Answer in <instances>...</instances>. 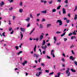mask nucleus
<instances>
[{
  "instance_id": "4",
  "label": "nucleus",
  "mask_w": 77,
  "mask_h": 77,
  "mask_svg": "<svg viewBox=\"0 0 77 77\" xmlns=\"http://www.w3.org/2000/svg\"><path fill=\"white\" fill-rule=\"evenodd\" d=\"M54 50H52L51 51V55H52L53 57H55V55H54Z\"/></svg>"
},
{
  "instance_id": "48",
  "label": "nucleus",
  "mask_w": 77,
  "mask_h": 77,
  "mask_svg": "<svg viewBox=\"0 0 77 77\" xmlns=\"http://www.w3.org/2000/svg\"><path fill=\"white\" fill-rule=\"evenodd\" d=\"M47 47V46L46 45H45L44 46V48H45V50H46V48Z\"/></svg>"
},
{
  "instance_id": "27",
  "label": "nucleus",
  "mask_w": 77,
  "mask_h": 77,
  "mask_svg": "<svg viewBox=\"0 0 77 77\" xmlns=\"http://www.w3.org/2000/svg\"><path fill=\"white\" fill-rule=\"evenodd\" d=\"M60 7H61V6L60 5L58 7H57V10H59V9H60Z\"/></svg>"
},
{
  "instance_id": "41",
  "label": "nucleus",
  "mask_w": 77,
  "mask_h": 77,
  "mask_svg": "<svg viewBox=\"0 0 77 77\" xmlns=\"http://www.w3.org/2000/svg\"><path fill=\"white\" fill-rule=\"evenodd\" d=\"M53 2V1H51V2H48V3L49 4H52V3Z\"/></svg>"
},
{
  "instance_id": "61",
  "label": "nucleus",
  "mask_w": 77,
  "mask_h": 77,
  "mask_svg": "<svg viewBox=\"0 0 77 77\" xmlns=\"http://www.w3.org/2000/svg\"><path fill=\"white\" fill-rule=\"evenodd\" d=\"M66 22L67 23H69V20H66Z\"/></svg>"
},
{
  "instance_id": "22",
  "label": "nucleus",
  "mask_w": 77,
  "mask_h": 77,
  "mask_svg": "<svg viewBox=\"0 0 77 77\" xmlns=\"http://www.w3.org/2000/svg\"><path fill=\"white\" fill-rule=\"evenodd\" d=\"M71 71L73 72H75V70L72 69H71Z\"/></svg>"
},
{
  "instance_id": "37",
  "label": "nucleus",
  "mask_w": 77,
  "mask_h": 77,
  "mask_svg": "<svg viewBox=\"0 0 77 77\" xmlns=\"http://www.w3.org/2000/svg\"><path fill=\"white\" fill-rule=\"evenodd\" d=\"M68 0H66L64 2V3H66V4H68Z\"/></svg>"
},
{
  "instance_id": "49",
  "label": "nucleus",
  "mask_w": 77,
  "mask_h": 77,
  "mask_svg": "<svg viewBox=\"0 0 77 77\" xmlns=\"http://www.w3.org/2000/svg\"><path fill=\"white\" fill-rule=\"evenodd\" d=\"M45 72H47L48 73V72H49V70H45Z\"/></svg>"
},
{
  "instance_id": "42",
  "label": "nucleus",
  "mask_w": 77,
  "mask_h": 77,
  "mask_svg": "<svg viewBox=\"0 0 77 77\" xmlns=\"http://www.w3.org/2000/svg\"><path fill=\"white\" fill-rule=\"evenodd\" d=\"M42 22H44V21H45V19H44V18H43L42 19Z\"/></svg>"
},
{
  "instance_id": "35",
  "label": "nucleus",
  "mask_w": 77,
  "mask_h": 77,
  "mask_svg": "<svg viewBox=\"0 0 77 77\" xmlns=\"http://www.w3.org/2000/svg\"><path fill=\"white\" fill-rule=\"evenodd\" d=\"M36 76H37V77H39L40 75H39V73H36Z\"/></svg>"
},
{
  "instance_id": "33",
  "label": "nucleus",
  "mask_w": 77,
  "mask_h": 77,
  "mask_svg": "<svg viewBox=\"0 0 77 77\" xmlns=\"http://www.w3.org/2000/svg\"><path fill=\"white\" fill-rule=\"evenodd\" d=\"M61 60L63 62H65V59L63 58H62L61 59Z\"/></svg>"
},
{
  "instance_id": "62",
  "label": "nucleus",
  "mask_w": 77,
  "mask_h": 77,
  "mask_svg": "<svg viewBox=\"0 0 77 77\" xmlns=\"http://www.w3.org/2000/svg\"><path fill=\"white\" fill-rule=\"evenodd\" d=\"M53 67H54V69H56V66L54 65L53 66Z\"/></svg>"
},
{
  "instance_id": "36",
  "label": "nucleus",
  "mask_w": 77,
  "mask_h": 77,
  "mask_svg": "<svg viewBox=\"0 0 77 77\" xmlns=\"http://www.w3.org/2000/svg\"><path fill=\"white\" fill-rule=\"evenodd\" d=\"M72 34H73L72 33H70L69 34H68V36H71Z\"/></svg>"
},
{
  "instance_id": "8",
  "label": "nucleus",
  "mask_w": 77,
  "mask_h": 77,
  "mask_svg": "<svg viewBox=\"0 0 77 77\" xmlns=\"http://www.w3.org/2000/svg\"><path fill=\"white\" fill-rule=\"evenodd\" d=\"M20 29L21 31L22 32H25V28H20Z\"/></svg>"
},
{
  "instance_id": "26",
  "label": "nucleus",
  "mask_w": 77,
  "mask_h": 77,
  "mask_svg": "<svg viewBox=\"0 0 77 77\" xmlns=\"http://www.w3.org/2000/svg\"><path fill=\"white\" fill-rule=\"evenodd\" d=\"M30 17L31 18H33V16L32 15V14H30Z\"/></svg>"
},
{
  "instance_id": "40",
  "label": "nucleus",
  "mask_w": 77,
  "mask_h": 77,
  "mask_svg": "<svg viewBox=\"0 0 77 77\" xmlns=\"http://www.w3.org/2000/svg\"><path fill=\"white\" fill-rule=\"evenodd\" d=\"M57 74H58V77H60V72H59Z\"/></svg>"
},
{
  "instance_id": "19",
  "label": "nucleus",
  "mask_w": 77,
  "mask_h": 77,
  "mask_svg": "<svg viewBox=\"0 0 77 77\" xmlns=\"http://www.w3.org/2000/svg\"><path fill=\"white\" fill-rule=\"evenodd\" d=\"M19 6H21V7L23 6V2H20V3Z\"/></svg>"
},
{
  "instance_id": "32",
  "label": "nucleus",
  "mask_w": 77,
  "mask_h": 77,
  "mask_svg": "<svg viewBox=\"0 0 77 77\" xmlns=\"http://www.w3.org/2000/svg\"><path fill=\"white\" fill-rule=\"evenodd\" d=\"M74 63L76 65V66H77V62L75 61H74Z\"/></svg>"
},
{
  "instance_id": "18",
  "label": "nucleus",
  "mask_w": 77,
  "mask_h": 77,
  "mask_svg": "<svg viewBox=\"0 0 77 77\" xmlns=\"http://www.w3.org/2000/svg\"><path fill=\"white\" fill-rule=\"evenodd\" d=\"M19 12H20V13H22L23 12V10L21 8H20L19 9Z\"/></svg>"
},
{
  "instance_id": "38",
  "label": "nucleus",
  "mask_w": 77,
  "mask_h": 77,
  "mask_svg": "<svg viewBox=\"0 0 77 77\" xmlns=\"http://www.w3.org/2000/svg\"><path fill=\"white\" fill-rule=\"evenodd\" d=\"M62 0H57V2L58 3H60Z\"/></svg>"
},
{
  "instance_id": "63",
  "label": "nucleus",
  "mask_w": 77,
  "mask_h": 77,
  "mask_svg": "<svg viewBox=\"0 0 77 77\" xmlns=\"http://www.w3.org/2000/svg\"><path fill=\"white\" fill-rule=\"evenodd\" d=\"M47 57L48 59H50L51 58V57L48 56V55H47Z\"/></svg>"
},
{
  "instance_id": "56",
  "label": "nucleus",
  "mask_w": 77,
  "mask_h": 77,
  "mask_svg": "<svg viewBox=\"0 0 77 77\" xmlns=\"http://www.w3.org/2000/svg\"><path fill=\"white\" fill-rule=\"evenodd\" d=\"M14 31L12 30V31L10 32V34H13L14 33Z\"/></svg>"
},
{
  "instance_id": "3",
  "label": "nucleus",
  "mask_w": 77,
  "mask_h": 77,
  "mask_svg": "<svg viewBox=\"0 0 77 77\" xmlns=\"http://www.w3.org/2000/svg\"><path fill=\"white\" fill-rule=\"evenodd\" d=\"M43 38H44V36L43 35H41L39 37V41H42Z\"/></svg>"
},
{
  "instance_id": "43",
  "label": "nucleus",
  "mask_w": 77,
  "mask_h": 77,
  "mask_svg": "<svg viewBox=\"0 0 77 77\" xmlns=\"http://www.w3.org/2000/svg\"><path fill=\"white\" fill-rule=\"evenodd\" d=\"M67 16H68L69 17H71V14L70 13L68 14H67Z\"/></svg>"
},
{
  "instance_id": "5",
  "label": "nucleus",
  "mask_w": 77,
  "mask_h": 77,
  "mask_svg": "<svg viewBox=\"0 0 77 77\" xmlns=\"http://www.w3.org/2000/svg\"><path fill=\"white\" fill-rule=\"evenodd\" d=\"M69 59L71 60H74V59H75V58L73 57L72 56H70L69 57Z\"/></svg>"
},
{
  "instance_id": "53",
  "label": "nucleus",
  "mask_w": 77,
  "mask_h": 77,
  "mask_svg": "<svg viewBox=\"0 0 77 77\" xmlns=\"http://www.w3.org/2000/svg\"><path fill=\"white\" fill-rule=\"evenodd\" d=\"M77 6H76L75 7V9L74 10V11H76L77 10Z\"/></svg>"
},
{
  "instance_id": "14",
  "label": "nucleus",
  "mask_w": 77,
  "mask_h": 77,
  "mask_svg": "<svg viewBox=\"0 0 77 77\" xmlns=\"http://www.w3.org/2000/svg\"><path fill=\"white\" fill-rule=\"evenodd\" d=\"M20 36H21V39H22L23 37V33H22V32H20Z\"/></svg>"
},
{
  "instance_id": "6",
  "label": "nucleus",
  "mask_w": 77,
  "mask_h": 77,
  "mask_svg": "<svg viewBox=\"0 0 77 77\" xmlns=\"http://www.w3.org/2000/svg\"><path fill=\"white\" fill-rule=\"evenodd\" d=\"M25 20L27 22H29V21L30 20V18L29 17H28L25 19Z\"/></svg>"
},
{
  "instance_id": "52",
  "label": "nucleus",
  "mask_w": 77,
  "mask_h": 77,
  "mask_svg": "<svg viewBox=\"0 0 77 77\" xmlns=\"http://www.w3.org/2000/svg\"><path fill=\"white\" fill-rule=\"evenodd\" d=\"M30 23H29L27 26V27H30Z\"/></svg>"
},
{
  "instance_id": "16",
  "label": "nucleus",
  "mask_w": 77,
  "mask_h": 77,
  "mask_svg": "<svg viewBox=\"0 0 77 77\" xmlns=\"http://www.w3.org/2000/svg\"><path fill=\"white\" fill-rule=\"evenodd\" d=\"M41 13H43V14H46L47 13V10H45V11H42Z\"/></svg>"
},
{
  "instance_id": "58",
  "label": "nucleus",
  "mask_w": 77,
  "mask_h": 77,
  "mask_svg": "<svg viewBox=\"0 0 77 77\" xmlns=\"http://www.w3.org/2000/svg\"><path fill=\"white\" fill-rule=\"evenodd\" d=\"M47 45L48 47H50V43L48 44Z\"/></svg>"
},
{
  "instance_id": "29",
  "label": "nucleus",
  "mask_w": 77,
  "mask_h": 77,
  "mask_svg": "<svg viewBox=\"0 0 77 77\" xmlns=\"http://www.w3.org/2000/svg\"><path fill=\"white\" fill-rule=\"evenodd\" d=\"M54 41H57V38H56V36L54 37Z\"/></svg>"
},
{
  "instance_id": "31",
  "label": "nucleus",
  "mask_w": 77,
  "mask_h": 77,
  "mask_svg": "<svg viewBox=\"0 0 77 77\" xmlns=\"http://www.w3.org/2000/svg\"><path fill=\"white\" fill-rule=\"evenodd\" d=\"M23 53V51H20L19 52V53L17 54V55H19V54H20V53Z\"/></svg>"
},
{
  "instance_id": "51",
  "label": "nucleus",
  "mask_w": 77,
  "mask_h": 77,
  "mask_svg": "<svg viewBox=\"0 0 77 77\" xmlns=\"http://www.w3.org/2000/svg\"><path fill=\"white\" fill-rule=\"evenodd\" d=\"M42 73V72H38V74L40 76V75H41V74Z\"/></svg>"
},
{
  "instance_id": "55",
  "label": "nucleus",
  "mask_w": 77,
  "mask_h": 77,
  "mask_svg": "<svg viewBox=\"0 0 77 77\" xmlns=\"http://www.w3.org/2000/svg\"><path fill=\"white\" fill-rule=\"evenodd\" d=\"M41 65L42 66H45V65H44V63H41Z\"/></svg>"
},
{
  "instance_id": "11",
  "label": "nucleus",
  "mask_w": 77,
  "mask_h": 77,
  "mask_svg": "<svg viewBox=\"0 0 77 77\" xmlns=\"http://www.w3.org/2000/svg\"><path fill=\"white\" fill-rule=\"evenodd\" d=\"M43 26L41 24H40L39 25V28L40 29H42L43 28Z\"/></svg>"
},
{
  "instance_id": "24",
  "label": "nucleus",
  "mask_w": 77,
  "mask_h": 77,
  "mask_svg": "<svg viewBox=\"0 0 77 77\" xmlns=\"http://www.w3.org/2000/svg\"><path fill=\"white\" fill-rule=\"evenodd\" d=\"M51 24H48L47 25V28L49 27H50V26H51Z\"/></svg>"
},
{
  "instance_id": "64",
  "label": "nucleus",
  "mask_w": 77,
  "mask_h": 77,
  "mask_svg": "<svg viewBox=\"0 0 77 77\" xmlns=\"http://www.w3.org/2000/svg\"><path fill=\"white\" fill-rule=\"evenodd\" d=\"M12 54H13V55H15V52H14V51H13L12 52Z\"/></svg>"
},
{
  "instance_id": "7",
  "label": "nucleus",
  "mask_w": 77,
  "mask_h": 77,
  "mask_svg": "<svg viewBox=\"0 0 77 77\" xmlns=\"http://www.w3.org/2000/svg\"><path fill=\"white\" fill-rule=\"evenodd\" d=\"M5 4V2L3 1H2L0 3V5H1V6L2 7L3 5Z\"/></svg>"
},
{
  "instance_id": "59",
  "label": "nucleus",
  "mask_w": 77,
  "mask_h": 77,
  "mask_svg": "<svg viewBox=\"0 0 77 77\" xmlns=\"http://www.w3.org/2000/svg\"><path fill=\"white\" fill-rule=\"evenodd\" d=\"M62 55L63 56H64V57H66V56H65V54L63 53L62 54Z\"/></svg>"
},
{
  "instance_id": "44",
  "label": "nucleus",
  "mask_w": 77,
  "mask_h": 77,
  "mask_svg": "<svg viewBox=\"0 0 77 77\" xmlns=\"http://www.w3.org/2000/svg\"><path fill=\"white\" fill-rule=\"evenodd\" d=\"M37 70L38 71H41V68L40 67L39 68H38L37 69Z\"/></svg>"
},
{
  "instance_id": "39",
  "label": "nucleus",
  "mask_w": 77,
  "mask_h": 77,
  "mask_svg": "<svg viewBox=\"0 0 77 77\" xmlns=\"http://www.w3.org/2000/svg\"><path fill=\"white\" fill-rule=\"evenodd\" d=\"M73 47H74V45H72L70 47V48H73Z\"/></svg>"
},
{
  "instance_id": "50",
  "label": "nucleus",
  "mask_w": 77,
  "mask_h": 77,
  "mask_svg": "<svg viewBox=\"0 0 77 77\" xmlns=\"http://www.w3.org/2000/svg\"><path fill=\"white\" fill-rule=\"evenodd\" d=\"M61 32L59 31H57L56 32V33L58 34V33H61Z\"/></svg>"
},
{
  "instance_id": "45",
  "label": "nucleus",
  "mask_w": 77,
  "mask_h": 77,
  "mask_svg": "<svg viewBox=\"0 0 77 77\" xmlns=\"http://www.w3.org/2000/svg\"><path fill=\"white\" fill-rule=\"evenodd\" d=\"M36 40L37 41H38V40H39V37H37L36 39Z\"/></svg>"
},
{
  "instance_id": "21",
  "label": "nucleus",
  "mask_w": 77,
  "mask_h": 77,
  "mask_svg": "<svg viewBox=\"0 0 77 77\" xmlns=\"http://www.w3.org/2000/svg\"><path fill=\"white\" fill-rule=\"evenodd\" d=\"M15 48L17 50H18L19 49V47H18V46H15Z\"/></svg>"
},
{
  "instance_id": "46",
  "label": "nucleus",
  "mask_w": 77,
  "mask_h": 77,
  "mask_svg": "<svg viewBox=\"0 0 77 77\" xmlns=\"http://www.w3.org/2000/svg\"><path fill=\"white\" fill-rule=\"evenodd\" d=\"M53 74H54V72H51L50 74L49 75H53Z\"/></svg>"
},
{
  "instance_id": "20",
  "label": "nucleus",
  "mask_w": 77,
  "mask_h": 77,
  "mask_svg": "<svg viewBox=\"0 0 77 77\" xmlns=\"http://www.w3.org/2000/svg\"><path fill=\"white\" fill-rule=\"evenodd\" d=\"M77 19V15L75 14V17L74 18V20H76V19Z\"/></svg>"
},
{
  "instance_id": "25",
  "label": "nucleus",
  "mask_w": 77,
  "mask_h": 77,
  "mask_svg": "<svg viewBox=\"0 0 77 77\" xmlns=\"http://www.w3.org/2000/svg\"><path fill=\"white\" fill-rule=\"evenodd\" d=\"M10 3H13L14 2V0H8Z\"/></svg>"
},
{
  "instance_id": "54",
  "label": "nucleus",
  "mask_w": 77,
  "mask_h": 77,
  "mask_svg": "<svg viewBox=\"0 0 77 77\" xmlns=\"http://www.w3.org/2000/svg\"><path fill=\"white\" fill-rule=\"evenodd\" d=\"M64 41H67V38H64Z\"/></svg>"
},
{
  "instance_id": "47",
  "label": "nucleus",
  "mask_w": 77,
  "mask_h": 77,
  "mask_svg": "<svg viewBox=\"0 0 77 77\" xmlns=\"http://www.w3.org/2000/svg\"><path fill=\"white\" fill-rule=\"evenodd\" d=\"M71 51L72 54H75V53H74V51L73 50H72Z\"/></svg>"
},
{
  "instance_id": "23",
  "label": "nucleus",
  "mask_w": 77,
  "mask_h": 77,
  "mask_svg": "<svg viewBox=\"0 0 77 77\" xmlns=\"http://www.w3.org/2000/svg\"><path fill=\"white\" fill-rule=\"evenodd\" d=\"M56 11V10L55 9H54L52 10V12H55Z\"/></svg>"
},
{
  "instance_id": "1",
  "label": "nucleus",
  "mask_w": 77,
  "mask_h": 77,
  "mask_svg": "<svg viewBox=\"0 0 77 77\" xmlns=\"http://www.w3.org/2000/svg\"><path fill=\"white\" fill-rule=\"evenodd\" d=\"M59 23V26H60L62 25V21L60 20H58L57 21L56 23Z\"/></svg>"
},
{
  "instance_id": "10",
  "label": "nucleus",
  "mask_w": 77,
  "mask_h": 77,
  "mask_svg": "<svg viewBox=\"0 0 77 77\" xmlns=\"http://www.w3.org/2000/svg\"><path fill=\"white\" fill-rule=\"evenodd\" d=\"M39 55L38 54H34V57H39Z\"/></svg>"
},
{
  "instance_id": "60",
  "label": "nucleus",
  "mask_w": 77,
  "mask_h": 77,
  "mask_svg": "<svg viewBox=\"0 0 77 77\" xmlns=\"http://www.w3.org/2000/svg\"><path fill=\"white\" fill-rule=\"evenodd\" d=\"M40 13H38L37 14V17H39V15H40Z\"/></svg>"
},
{
  "instance_id": "13",
  "label": "nucleus",
  "mask_w": 77,
  "mask_h": 77,
  "mask_svg": "<svg viewBox=\"0 0 77 77\" xmlns=\"http://www.w3.org/2000/svg\"><path fill=\"white\" fill-rule=\"evenodd\" d=\"M45 40H43V42L42 43V45H45Z\"/></svg>"
},
{
  "instance_id": "2",
  "label": "nucleus",
  "mask_w": 77,
  "mask_h": 77,
  "mask_svg": "<svg viewBox=\"0 0 77 77\" xmlns=\"http://www.w3.org/2000/svg\"><path fill=\"white\" fill-rule=\"evenodd\" d=\"M69 68H67V70L66 71V74H68L67 75L68 77H69V76L70 75V73L69 72Z\"/></svg>"
},
{
  "instance_id": "34",
  "label": "nucleus",
  "mask_w": 77,
  "mask_h": 77,
  "mask_svg": "<svg viewBox=\"0 0 77 77\" xmlns=\"http://www.w3.org/2000/svg\"><path fill=\"white\" fill-rule=\"evenodd\" d=\"M9 31H10V32H11V30H12V28L11 27H10L9 28Z\"/></svg>"
},
{
  "instance_id": "30",
  "label": "nucleus",
  "mask_w": 77,
  "mask_h": 77,
  "mask_svg": "<svg viewBox=\"0 0 77 77\" xmlns=\"http://www.w3.org/2000/svg\"><path fill=\"white\" fill-rule=\"evenodd\" d=\"M75 37L74 36H72L71 37V39L72 40L73 39H75Z\"/></svg>"
},
{
  "instance_id": "17",
  "label": "nucleus",
  "mask_w": 77,
  "mask_h": 77,
  "mask_svg": "<svg viewBox=\"0 0 77 77\" xmlns=\"http://www.w3.org/2000/svg\"><path fill=\"white\" fill-rule=\"evenodd\" d=\"M72 33L73 35H77V33H76V32H75V30L74 32H72Z\"/></svg>"
},
{
  "instance_id": "9",
  "label": "nucleus",
  "mask_w": 77,
  "mask_h": 77,
  "mask_svg": "<svg viewBox=\"0 0 77 77\" xmlns=\"http://www.w3.org/2000/svg\"><path fill=\"white\" fill-rule=\"evenodd\" d=\"M27 63V62L26 61H25L23 63V66H25V64Z\"/></svg>"
},
{
  "instance_id": "28",
  "label": "nucleus",
  "mask_w": 77,
  "mask_h": 77,
  "mask_svg": "<svg viewBox=\"0 0 77 77\" xmlns=\"http://www.w3.org/2000/svg\"><path fill=\"white\" fill-rule=\"evenodd\" d=\"M66 33V32H65L64 33H63V34L61 35V37H62L63 36H64V35H65Z\"/></svg>"
},
{
  "instance_id": "12",
  "label": "nucleus",
  "mask_w": 77,
  "mask_h": 77,
  "mask_svg": "<svg viewBox=\"0 0 77 77\" xmlns=\"http://www.w3.org/2000/svg\"><path fill=\"white\" fill-rule=\"evenodd\" d=\"M63 14H66V10L65 8H63L62 9Z\"/></svg>"
},
{
  "instance_id": "15",
  "label": "nucleus",
  "mask_w": 77,
  "mask_h": 77,
  "mask_svg": "<svg viewBox=\"0 0 77 77\" xmlns=\"http://www.w3.org/2000/svg\"><path fill=\"white\" fill-rule=\"evenodd\" d=\"M36 45H35L34 48V52H36Z\"/></svg>"
},
{
  "instance_id": "57",
  "label": "nucleus",
  "mask_w": 77,
  "mask_h": 77,
  "mask_svg": "<svg viewBox=\"0 0 77 77\" xmlns=\"http://www.w3.org/2000/svg\"><path fill=\"white\" fill-rule=\"evenodd\" d=\"M5 32H4L3 33H2V36H4L5 37Z\"/></svg>"
}]
</instances>
